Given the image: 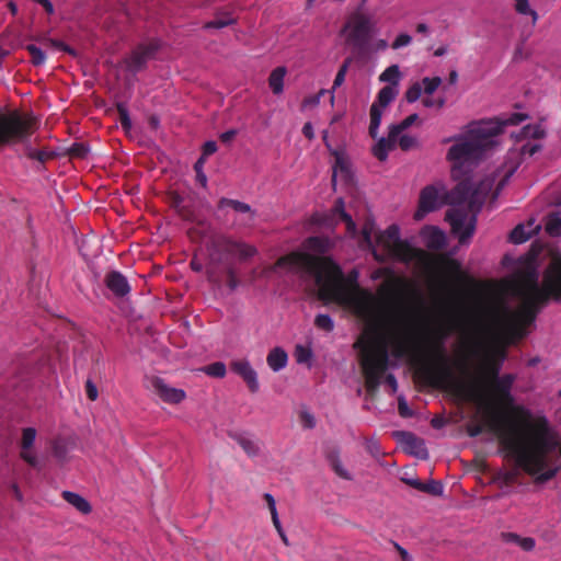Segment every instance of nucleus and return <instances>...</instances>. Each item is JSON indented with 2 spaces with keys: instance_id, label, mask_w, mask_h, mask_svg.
<instances>
[{
  "instance_id": "09e8293b",
  "label": "nucleus",
  "mask_w": 561,
  "mask_h": 561,
  "mask_svg": "<svg viewBox=\"0 0 561 561\" xmlns=\"http://www.w3.org/2000/svg\"><path fill=\"white\" fill-rule=\"evenodd\" d=\"M335 472L343 479L351 480L352 476L351 473L343 467V465L340 461H335L334 465Z\"/></svg>"
},
{
  "instance_id": "e433bc0d",
  "label": "nucleus",
  "mask_w": 561,
  "mask_h": 561,
  "mask_svg": "<svg viewBox=\"0 0 561 561\" xmlns=\"http://www.w3.org/2000/svg\"><path fill=\"white\" fill-rule=\"evenodd\" d=\"M295 357L298 364H308L310 366L312 352L309 347L297 345L295 350Z\"/></svg>"
},
{
  "instance_id": "6e6552de",
  "label": "nucleus",
  "mask_w": 561,
  "mask_h": 561,
  "mask_svg": "<svg viewBox=\"0 0 561 561\" xmlns=\"http://www.w3.org/2000/svg\"><path fill=\"white\" fill-rule=\"evenodd\" d=\"M398 94L399 89L397 85H386L378 92L377 99L370 107L369 134L373 138H376L378 135L385 110L396 100Z\"/></svg>"
},
{
  "instance_id": "a211bd4d",
  "label": "nucleus",
  "mask_w": 561,
  "mask_h": 561,
  "mask_svg": "<svg viewBox=\"0 0 561 561\" xmlns=\"http://www.w3.org/2000/svg\"><path fill=\"white\" fill-rule=\"evenodd\" d=\"M397 142V137H391V130L389 129L388 137H381L373 147L374 156L380 160L386 161L388 158L389 151L394 149Z\"/></svg>"
},
{
  "instance_id": "412c9836",
  "label": "nucleus",
  "mask_w": 561,
  "mask_h": 561,
  "mask_svg": "<svg viewBox=\"0 0 561 561\" xmlns=\"http://www.w3.org/2000/svg\"><path fill=\"white\" fill-rule=\"evenodd\" d=\"M64 500L73 506L77 511L82 514H89L92 511V507L88 500L76 492L64 491L62 492Z\"/></svg>"
},
{
  "instance_id": "2eb2a0df",
  "label": "nucleus",
  "mask_w": 561,
  "mask_h": 561,
  "mask_svg": "<svg viewBox=\"0 0 561 561\" xmlns=\"http://www.w3.org/2000/svg\"><path fill=\"white\" fill-rule=\"evenodd\" d=\"M106 287L116 296L123 297L129 294L130 286L127 278L119 272H111L105 276Z\"/></svg>"
},
{
  "instance_id": "6ab92c4d",
  "label": "nucleus",
  "mask_w": 561,
  "mask_h": 561,
  "mask_svg": "<svg viewBox=\"0 0 561 561\" xmlns=\"http://www.w3.org/2000/svg\"><path fill=\"white\" fill-rule=\"evenodd\" d=\"M268 367L277 373L284 369L288 363V355L282 347H274L270 351L266 357Z\"/></svg>"
},
{
  "instance_id": "a878e982",
  "label": "nucleus",
  "mask_w": 561,
  "mask_h": 561,
  "mask_svg": "<svg viewBox=\"0 0 561 561\" xmlns=\"http://www.w3.org/2000/svg\"><path fill=\"white\" fill-rule=\"evenodd\" d=\"M219 207L220 208L231 207L237 213L248 214L249 221L253 220V218H254V211H252L251 206L243 202L229 199V198H222L219 203Z\"/></svg>"
},
{
  "instance_id": "393cba45",
  "label": "nucleus",
  "mask_w": 561,
  "mask_h": 561,
  "mask_svg": "<svg viewBox=\"0 0 561 561\" xmlns=\"http://www.w3.org/2000/svg\"><path fill=\"white\" fill-rule=\"evenodd\" d=\"M402 78L398 65H391L386 68L379 76V81L389 83L388 85H397L399 88Z\"/></svg>"
},
{
  "instance_id": "4d7b16f0",
  "label": "nucleus",
  "mask_w": 561,
  "mask_h": 561,
  "mask_svg": "<svg viewBox=\"0 0 561 561\" xmlns=\"http://www.w3.org/2000/svg\"><path fill=\"white\" fill-rule=\"evenodd\" d=\"M386 382L389 385V387L391 388L392 392H397V390H398V381H397V378L394 377V375L389 374L386 377Z\"/></svg>"
},
{
  "instance_id": "cd10ccee",
  "label": "nucleus",
  "mask_w": 561,
  "mask_h": 561,
  "mask_svg": "<svg viewBox=\"0 0 561 561\" xmlns=\"http://www.w3.org/2000/svg\"><path fill=\"white\" fill-rule=\"evenodd\" d=\"M229 250L241 259L252 257L256 253L253 245L241 242H229Z\"/></svg>"
},
{
  "instance_id": "72a5a7b5",
  "label": "nucleus",
  "mask_w": 561,
  "mask_h": 561,
  "mask_svg": "<svg viewBox=\"0 0 561 561\" xmlns=\"http://www.w3.org/2000/svg\"><path fill=\"white\" fill-rule=\"evenodd\" d=\"M314 324L318 329L325 332H332L334 329V321L327 313H319L314 319Z\"/></svg>"
},
{
  "instance_id": "20e7f679",
  "label": "nucleus",
  "mask_w": 561,
  "mask_h": 561,
  "mask_svg": "<svg viewBox=\"0 0 561 561\" xmlns=\"http://www.w3.org/2000/svg\"><path fill=\"white\" fill-rule=\"evenodd\" d=\"M493 182V179L488 178L472 188L467 181H461L450 193L440 182L428 185L421 192L414 217L421 220L428 213L449 204L453 207L446 214V218L451 226V231L460 243H468L476 231L477 216L492 190Z\"/></svg>"
},
{
  "instance_id": "774afa93",
  "label": "nucleus",
  "mask_w": 561,
  "mask_h": 561,
  "mask_svg": "<svg viewBox=\"0 0 561 561\" xmlns=\"http://www.w3.org/2000/svg\"><path fill=\"white\" fill-rule=\"evenodd\" d=\"M204 162H205L204 157H201V158L195 162L194 168H195L196 172H203Z\"/></svg>"
},
{
  "instance_id": "aec40b11",
  "label": "nucleus",
  "mask_w": 561,
  "mask_h": 561,
  "mask_svg": "<svg viewBox=\"0 0 561 561\" xmlns=\"http://www.w3.org/2000/svg\"><path fill=\"white\" fill-rule=\"evenodd\" d=\"M332 214L334 217H339L336 221L341 220L346 224V229L351 236H355L356 224L352 216L345 211V203L343 198H337L334 208L332 209Z\"/></svg>"
},
{
  "instance_id": "de8ad7c7",
  "label": "nucleus",
  "mask_w": 561,
  "mask_h": 561,
  "mask_svg": "<svg viewBox=\"0 0 561 561\" xmlns=\"http://www.w3.org/2000/svg\"><path fill=\"white\" fill-rule=\"evenodd\" d=\"M85 391H87V396L90 400L95 401L98 399V396H99L98 387L91 379H88L85 382Z\"/></svg>"
},
{
  "instance_id": "a19ab883",
  "label": "nucleus",
  "mask_w": 561,
  "mask_h": 561,
  "mask_svg": "<svg viewBox=\"0 0 561 561\" xmlns=\"http://www.w3.org/2000/svg\"><path fill=\"white\" fill-rule=\"evenodd\" d=\"M517 545L525 551H530L535 548L536 542L531 537L520 538L516 535H512Z\"/></svg>"
},
{
  "instance_id": "4468645a",
  "label": "nucleus",
  "mask_w": 561,
  "mask_h": 561,
  "mask_svg": "<svg viewBox=\"0 0 561 561\" xmlns=\"http://www.w3.org/2000/svg\"><path fill=\"white\" fill-rule=\"evenodd\" d=\"M421 238L424 244L434 250L442 249L446 244V236L437 227L427 226L421 230Z\"/></svg>"
},
{
  "instance_id": "e2e57ef3",
  "label": "nucleus",
  "mask_w": 561,
  "mask_h": 561,
  "mask_svg": "<svg viewBox=\"0 0 561 561\" xmlns=\"http://www.w3.org/2000/svg\"><path fill=\"white\" fill-rule=\"evenodd\" d=\"M197 181L201 183L203 187L207 184V176L204 172H196Z\"/></svg>"
},
{
  "instance_id": "ea45409f",
  "label": "nucleus",
  "mask_w": 561,
  "mask_h": 561,
  "mask_svg": "<svg viewBox=\"0 0 561 561\" xmlns=\"http://www.w3.org/2000/svg\"><path fill=\"white\" fill-rule=\"evenodd\" d=\"M422 491L433 495H442L444 493V485L440 482L431 481L430 483H424Z\"/></svg>"
},
{
  "instance_id": "b1692460",
  "label": "nucleus",
  "mask_w": 561,
  "mask_h": 561,
  "mask_svg": "<svg viewBox=\"0 0 561 561\" xmlns=\"http://www.w3.org/2000/svg\"><path fill=\"white\" fill-rule=\"evenodd\" d=\"M264 499L267 502V505H268V508H270V512H271V515H272V520H273V524H274L275 528L277 529V533L282 537L283 541L285 543H287V537H286V535H285V533H284V530L282 528V525H280V520H279V517H278V513H277V508H276V502H275L274 496L271 493H265L264 494Z\"/></svg>"
},
{
  "instance_id": "5fc2aeb1",
  "label": "nucleus",
  "mask_w": 561,
  "mask_h": 561,
  "mask_svg": "<svg viewBox=\"0 0 561 561\" xmlns=\"http://www.w3.org/2000/svg\"><path fill=\"white\" fill-rule=\"evenodd\" d=\"M34 1L37 2L38 4H41L48 14H54L55 9H54V4L51 3L50 0H34Z\"/></svg>"
},
{
  "instance_id": "7c9ffc66",
  "label": "nucleus",
  "mask_w": 561,
  "mask_h": 561,
  "mask_svg": "<svg viewBox=\"0 0 561 561\" xmlns=\"http://www.w3.org/2000/svg\"><path fill=\"white\" fill-rule=\"evenodd\" d=\"M443 80L440 77H425L419 82L422 87V92L425 95L431 96L442 84Z\"/></svg>"
},
{
  "instance_id": "4c0bfd02",
  "label": "nucleus",
  "mask_w": 561,
  "mask_h": 561,
  "mask_svg": "<svg viewBox=\"0 0 561 561\" xmlns=\"http://www.w3.org/2000/svg\"><path fill=\"white\" fill-rule=\"evenodd\" d=\"M422 94L423 92L421 84L415 82L407 90L405 100L408 103H414L421 98Z\"/></svg>"
},
{
  "instance_id": "dca6fc26",
  "label": "nucleus",
  "mask_w": 561,
  "mask_h": 561,
  "mask_svg": "<svg viewBox=\"0 0 561 561\" xmlns=\"http://www.w3.org/2000/svg\"><path fill=\"white\" fill-rule=\"evenodd\" d=\"M403 444L407 451L417 458L426 459L428 451L423 439L417 438L413 434H403Z\"/></svg>"
},
{
  "instance_id": "4be33fe9",
  "label": "nucleus",
  "mask_w": 561,
  "mask_h": 561,
  "mask_svg": "<svg viewBox=\"0 0 561 561\" xmlns=\"http://www.w3.org/2000/svg\"><path fill=\"white\" fill-rule=\"evenodd\" d=\"M287 73V69L283 66L275 68L268 78V84L274 94H282L284 91V79Z\"/></svg>"
},
{
  "instance_id": "5701e85b",
  "label": "nucleus",
  "mask_w": 561,
  "mask_h": 561,
  "mask_svg": "<svg viewBox=\"0 0 561 561\" xmlns=\"http://www.w3.org/2000/svg\"><path fill=\"white\" fill-rule=\"evenodd\" d=\"M332 182L333 185L336 184L337 179H348L351 175L350 165L347 161L344 159V157L340 153L335 154V163L332 167Z\"/></svg>"
},
{
  "instance_id": "2f4dec72",
  "label": "nucleus",
  "mask_w": 561,
  "mask_h": 561,
  "mask_svg": "<svg viewBox=\"0 0 561 561\" xmlns=\"http://www.w3.org/2000/svg\"><path fill=\"white\" fill-rule=\"evenodd\" d=\"M417 118L419 115L414 113L405 117L401 123L392 125L390 127L391 137H398L403 130L412 126L417 121Z\"/></svg>"
},
{
  "instance_id": "c03bdc74",
  "label": "nucleus",
  "mask_w": 561,
  "mask_h": 561,
  "mask_svg": "<svg viewBox=\"0 0 561 561\" xmlns=\"http://www.w3.org/2000/svg\"><path fill=\"white\" fill-rule=\"evenodd\" d=\"M119 117H121V124L124 129H130L131 128V118L129 116V112L125 105L118 106Z\"/></svg>"
},
{
  "instance_id": "69168bd1",
  "label": "nucleus",
  "mask_w": 561,
  "mask_h": 561,
  "mask_svg": "<svg viewBox=\"0 0 561 561\" xmlns=\"http://www.w3.org/2000/svg\"><path fill=\"white\" fill-rule=\"evenodd\" d=\"M458 82V72L457 70H451L449 72V84L456 85Z\"/></svg>"
},
{
  "instance_id": "f704fd0d",
  "label": "nucleus",
  "mask_w": 561,
  "mask_h": 561,
  "mask_svg": "<svg viewBox=\"0 0 561 561\" xmlns=\"http://www.w3.org/2000/svg\"><path fill=\"white\" fill-rule=\"evenodd\" d=\"M27 51L30 53L32 57V62L35 66H42L46 61V54L44 50L36 45L30 44L26 46Z\"/></svg>"
},
{
  "instance_id": "37998d69",
  "label": "nucleus",
  "mask_w": 561,
  "mask_h": 561,
  "mask_svg": "<svg viewBox=\"0 0 561 561\" xmlns=\"http://www.w3.org/2000/svg\"><path fill=\"white\" fill-rule=\"evenodd\" d=\"M412 43V37L407 33L399 34L392 43L393 49H400L407 47Z\"/></svg>"
},
{
  "instance_id": "603ef678",
  "label": "nucleus",
  "mask_w": 561,
  "mask_h": 561,
  "mask_svg": "<svg viewBox=\"0 0 561 561\" xmlns=\"http://www.w3.org/2000/svg\"><path fill=\"white\" fill-rule=\"evenodd\" d=\"M217 151V144L213 140L206 141L203 147V154L210 156Z\"/></svg>"
},
{
  "instance_id": "a18cd8bd",
  "label": "nucleus",
  "mask_w": 561,
  "mask_h": 561,
  "mask_svg": "<svg viewBox=\"0 0 561 561\" xmlns=\"http://www.w3.org/2000/svg\"><path fill=\"white\" fill-rule=\"evenodd\" d=\"M240 445L244 449V451L250 456H255L259 453V447L251 439L242 438L240 440Z\"/></svg>"
},
{
  "instance_id": "3c124183",
  "label": "nucleus",
  "mask_w": 561,
  "mask_h": 561,
  "mask_svg": "<svg viewBox=\"0 0 561 561\" xmlns=\"http://www.w3.org/2000/svg\"><path fill=\"white\" fill-rule=\"evenodd\" d=\"M301 419H302L306 427L313 428L316 426V419L310 412H308V411L302 412Z\"/></svg>"
},
{
  "instance_id": "864d4df0",
  "label": "nucleus",
  "mask_w": 561,
  "mask_h": 561,
  "mask_svg": "<svg viewBox=\"0 0 561 561\" xmlns=\"http://www.w3.org/2000/svg\"><path fill=\"white\" fill-rule=\"evenodd\" d=\"M366 446L368 451L373 455H377L380 453L379 445L374 438L368 439Z\"/></svg>"
},
{
  "instance_id": "338daca9",
  "label": "nucleus",
  "mask_w": 561,
  "mask_h": 561,
  "mask_svg": "<svg viewBox=\"0 0 561 561\" xmlns=\"http://www.w3.org/2000/svg\"><path fill=\"white\" fill-rule=\"evenodd\" d=\"M447 51H448L447 46H440V47H438V48L434 51V56H436V57H442V56H444L445 54H447Z\"/></svg>"
},
{
  "instance_id": "0eeeda50",
  "label": "nucleus",
  "mask_w": 561,
  "mask_h": 561,
  "mask_svg": "<svg viewBox=\"0 0 561 561\" xmlns=\"http://www.w3.org/2000/svg\"><path fill=\"white\" fill-rule=\"evenodd\" d=\"M546 136V129L541 124L526 125L518 133H512L511 137L517 142L525 141L520 149L519 154L522 156H534L536 152L542 149V145L537 140ZM511 156H518L516 151H511Z\"/></svg>"
},
{
  "instance_id": "79ce46f5",
  "label": "nucleus",
  "mask_w": 561,
  "mask_h": 561,
  "mask_svg": "<svg viewBox=\"0 0 561 561\" xmlns=\"http://www.w3.org/2000/svg\"><path fill=\"white\" fill-rule=\"evenodd\" d=\"M422 103L427 108L436 107V108L440 110L445 106L446 99L445 98L433 99L432 95L431 96L427 95L426 98L423 99Z\"/></svg>"
},
{
  "instance_id": "58836bf2",
  "label": "nucleus",
  "mask_w": 561,
  "mask_h": 561,
  "mask_svg": "<svg viewBox=\"0 0 561 561\" xmlns=\"http://www.w3.org/2000/svg\"><path fill=\"white\" fill-rule=\"evenodd\" d=\"M374 233H375V225H374V222L373 221H367L364 225L363 229H362V234H363L365 243L369 248H374V241H373Z\"/></svg>"
},
{
  "instance_id": "052dcab7",
  "label": "nucleus",
  "mask_w": 561,
  "mask_h": 561,
  "mask_svg": "<svg viewBox=\"0 0 561 561\" xmlns=\"http://www.w3.org/2000/svg\"><path fill=\"white\" fill-rule=\"evenodd\" d=\"M405 481H407L408 484H410L414 489H416L419 491L423 490L424 483H422L420 480H417V479H409V480H405Z\"/></svg>"
},
{
  "instance_id": "c756f323",
  "label": "nucleus",
  "mask_w": 561,
  "mask_h": 561,
  "mask_svg": "<svg viewBox=\"0 0 561 561\" xmlns=\"http://www.w3.org/2000/svg\"><path fill=\"white\" fill-rule=\"evenodd\" d=\"M350 64H351V60L347 59L343 62V65L340 67L335 78H334V81H333V87H332V90L330 91L331 93V104L334 103V91L341 87L344 81H345V77H346V73H347V70H348V67H350Z\"/></svg>"
},
{
  "instance_id": "13d9d810",
  "label": "nucleus",
  "mask_w": 561,
  "mask_h": 561,
  "mask_svg": "<svg viewBox=\"0 0 561 561\" xmlns=\"http://www.w3.org/2000/svg\"><path fill=\"white\" fill-rule=\"evenodd\" d=\"M302 133L304 135L309 138V139H312L313 136H314V131H313V127L311 125V123H306L302 127Z\"/></svg>"
},
{
  "instance_id": "39448f33",
  "label": "nucleus",
  "mask_w": 561,
  "mask_h": 561,
  "mask_svg": "<svg viewBox=\"0 0 561 561\" xmlns=\"http://www.w3.org/2000/svg\"><path fill=\"white\" fill-rule=\"evenodd\" d=\"M527 115L514 113L506 121L499 123L491 119L473 121L467 124L460 133L444 138V144H451L446 160L450 163V173L454 180L467 176L474 167L497 145L496 136L505 125H517Z\"/></svg>"
},
{
  "instance_id": "bf43d9fd",
  "label": "nucleus",
  "mask_w": 561,
  "mask_h": 561,
  "mask_svg": "<svg viewBox=\"0 0 561 561\" xmlns=\"http://www.w3.org/2000/svg\"><path fill=\"white\" fill-rule=\"evenodd\" d=\"M237 131L234 129L227 130L220 135V138L222 141L228 142L230 141L234 136Z\"/></svg>"
},
{
  "instance_id": "bb28decb",
  "label": "nucleus",
  "mask_w": 561,
  "mask_h": 561,
  "mask_svg": "<svg viewBox=\"0 0 561 561\" xmlns=\"http://www.w3.org/2000/svg\"><path fill=\"white\" fill-rule=\"evenodd\" d=\"M545 229L551 237L561 236V209L550 214L547 217Z\"/></svg>"
},
{
  "instance_id": "9b49d317",
  "label": "nucleus",
  "mask_w": 561,
  "mask_h": 561,
  "mask_svg": "<svg viewBox=\"0 0 561 561\" xmlns=\"http://www.w3.org/2000/svg\"><path fill=\"white\" fill-rule=\"evenodd\" d=\"M231 370L240 376L247 383L249 390L255 393L260 390V382L256 370L253 368L249 359L233 360L230 365Z\"/></svg>"
},
{
  "instance_id": "6e6d98bb",
  "label": "nucleus",
  "mask_w": 561,
  "mask_h": 561,
  "mask_svg": "<svg viewBox=\"0 0 561 561\" xmlns=\"http://www.w3.org/2000/svg\"><path fill=\"white\" fill-rule=\"evenodd\" d=\"M482 425H469L467 431L470 437H476L482 433Z\"/></svg>"
},
{
  "instance_id": "8fccbe9b",
  "label": "nucleus",
  "mask_w": 561,
  "mask_h": 561,
  "mask_svg": "<svg viewBox=\"0 0 561 561\" xmlns=\"http://www.w3.org/2000/svg\"><path fill=\"white\" fill-rule=\"evenodd\" d=\"M399 413L402 416H410L412 415V412L408 405V402L403 397H400L399 404H398Z\"/></svg>"
},
{
  "instance_id": "7ed1b4c3",
  "label": "nucleus",
  "mask_w": 561,
  "mask_h": 561,
  "mask_svg": "<svg viewBox=\"0 0 561 561\" xmlns=\"http://www.w3.org/2000/svg\"><path fill=\"white\" fill-rule=\"evenodd\" d=\"M485 417L489 428L497 435L519 468L540 482L558 473L560 466L551 461L549 455L557 449L559 442L546 424L517 422L491 407L486 408Z\"/></svg>"
},
{
  "instance_id": "680f3d73",
  "label": "nucleus",
  "mask_w": 561,
  "mask_h": 561,
  "mask_svg": "<svg viewBox=\"0 0 561 561\" xmlns=\"http://www.w3.org/2000/svg\"><path fill=\"white\" fill-rule=\"evenodd\" d=\"M230 22L231 21H214V22L208 23L206 26L221 28V27H225L226 25H228Z\"/></svg>"
},
{
  "instance_id": "9d476101",
  "label": "nucleus",
  "mask_w": 561,
  "mask_h": 561,
  "mask_svg": "<svg viewBox=\"0 0 561 561\" xmlns=\"http://www.w3.org/2000/svg\"><path fill=\"white\" fill-rule=\"evenodd\" d=\"M151 387L153 392L169 404H179L186 398V392L183 389L172 387L161 378H154L151 381Z\"/></svg>"
},
{
  "instance_id": "c9c22d12",
  "label": "nucleus",
  "mask_w": 561,
  "mask_h": 561,
  "mask_svg": "<svg viewBox=\"0 0 561 561\" xmlns=\"http://www.w3.org/2000/svg\"><path fill=\"white\" fill-rule=\"evenodd\" d=\"M397 141L400 148L405 151L413 149L419 145L417 138L408 134H400L397 137Z\"/></svg>"
},
{
  "instance_id": "f8f14e48",
  "label": "nucleus",
  "mask_w": 561,
  "mask_h": 561,
  "mask_svg": "<svg viewBox=\"0 0 561 561\" xmlns=\"http://www.w3.org/2000/svg\"><path fill=\"white\" fill-rule=\"evenodd\" d=\"M541 229L540 224L535 219H530L526 225H517L510 234V240L515 244H520L529 240Z\"/></svg>"
},
{
  "instance_id": "ddd939ff",
  "label": "nucleus",
  "mask_w": 561,
  "mask_h": 561,
  "mask_svg": "<svg viewBox=\"0 0 561 561\" xmlns=\"http://www.w3.org/2000/svg\"><path fill=\"white\" fill-rule=\"evenodd\" d=\"M36 439V431L33 427H27L23 431L22 435V444H21V457L32 467L38 466V458L32 451L31 447L33 446Z\"/></svg>"
},
{
  "instance_id": "49530a36",
  "label": "nucleus",
  "mask_w": 561,
  "mask_h": 561,
  "mask_svg": "<svg viewBox=\"0 0 561 561\" xmlns=\"http://www.w3.org/2000/svg\"><path fill=\"white\" fill-rule=\"evenodd\" d=\"M324 93H327V90L322 89L314 96L306 99L302 103V107L307 108V107H314V106L319 105L320 100L324 95Z\"/></svg>"
},
{
  "instance_id": "473e14b6",
  "label": "nucleus",
  "mask_w": 561,
  "mask_h": 561,
  "mask_svg": "<svg viewBox=\"0 0 561 561\" xmlns=\"http://www.w3.org/2000/svg\"><path fill=\"white\" fill-rule=\"evenodd\" d=\"M203 371L211 377L224 378L226 376L227 368L222 362H216L204 367Z\"/></svg>"
},
{
  "instance_id": "0e129e2a",
  "label": "nucleus",
  "mask_w": 561,
  "mask_h": 561,
  "mask_svg": "<svg viewBox=\"0 0 561 561\" xmlns=\"http://www.w3.org/2000/svg\"><path fill=\"white\" fill-rule=\"evenodd\" d=\"M518 165H519V162H518V161H516V162L512 163V164L508 167V169H507V171H506V180H507L510 176H512V175H513V173L517 170Z\"/></svg>"
},
{
  "instance_id": "f03ea898",
  "label": "nucleus",
  "mask_w": 561,
  "mask_h": 561,
  "mask_svg": "<svg viewBox=\"0 0 561 561\" xmlns=\"http://www.w3.org/2000/svg\"><path fill=\"white\" fill-rule=\"evenodd\" d=\"M503 297L486 308L485 322L481 329L493 340L504 341L531 322L537 307L550 297L561 299V255L552 257L539 284L534 268L526 275L510 280L502 291Z\"/></svg>"
},
{
  "instance_id": "f3484780",
  "label": "nucleus",
  "mask_w": 561,
  "mask_h": 561,
  "mask_svg": "<svg viewBox=\"0 0 561 561\" xmlns=\"http://www.w3.org/2000/svg\"><path fill=\"white\" fill-rule=\"evenodd\" d=\"M158 49L157 44H150L148 46H139L130 56L129 67L133 70H139L145 62L151 58L154 51Z\"/></svg>"
},
{
  "instance_id": "1a4fd4ad",
  "label": "nucleus",
  "mask_w": 561,
  "mask_h": 561,
  "mask_svg": "<svg viewBox=\"0 0 561 561\" xmlns=\"http://www.w3.org/2000/svg\"><path fill=\"white\" fill-rule=\"evenodd\" d=\"M30 129V122L12 115L0 117V145L11 140L25 141Z\"/></svg>"
},
{
  "instance_id": "423d86ee",
  "label": "nucleus",
  "mask_w": 561,
  "mask_h": 561,
  "mask_svg": "<svg viewBox=\"0 0 561 561\" xmlns=\"http://www.w3.org/2000/svg\"><path fill=\"white\" fill-rule=\"evenodd\" d=\"M377 247L385 251L386 255L401 262H410L414 256V250L401 239L400 227L390 225L376 237Z\"/></svg>"
},
{
  "instance_id": "c85d7f7f",
  "label": "nucleus",
  "mask_w": 561,
  "mask_h": 561,
  "mask_svg": "<svg viewBox=\"0 0 561 561\" xmlns=\"http://www.w3.org/2000/svg\"><path fill=\"white\" fill-rule=\"evenodd\" d=\"M514 9L519 15L530 16L533 25L537 23L538 13L531 8L529 0H514Z\"/></svg>"
},
{
  "instance_id": "f257e3e1",
  "label": "nucleus",
  "mask_w": 561,
  "mask_h": 561,
  "mask_svg": "<svg viewBox=\"0 0 561 561\" xmlns=\"http://www.w3.org/2000/svg\"><path fill=\"white\" fill-rule=\"evenodd\" d=\"M325 248L324 239L311 237L305 242L302 251L280 257L273 270L313 277L322 299L352 307L367 322L368 329L356 345L362 348V366L369 391L380 385L390 350L397 357H402L411 344L420 339L435 340L437 348L443 347L448 330L440 327L435 330L421 328L403 307L348 284L335 262L319 255Z\"/></svg>"
}]
</instances>
